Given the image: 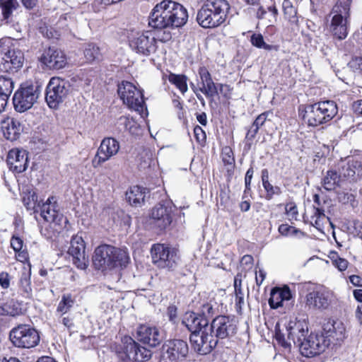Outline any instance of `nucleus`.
<instances>
[{
  "instance_id": "1",
  "label": "nucleus",
  "mask_w": 362,
  "mask_h": 362,
  "mask_svg": "<svg viewBox=\"0 0 362 362\" xmlns=\"http://www.w3.org/2000/svg\"><path fill=\"white\" fill-rule=\"evenodd\" d=\"M237 332V322L234 317L219 315L215 317L202 336L194 335V340L202 355L210 353L218 344V339H223L233 337Z\"/></svg>"
},
{
  "instance_id": "2",
  "label": "nucleus",
  "mask_w": 362,
  "mask_h": 362,
  "mask_svg": "<svg viewBox=\"0 0 362 362\" xmlns=\"http://www.w3.org/2000/svg\"><path fill=\"white\" fill-rule=\"evenodd\" d=\"M187 9L180 4L164 0L153 8L148 25L156 29L174 28L183 26L187 21Z\"/></svg>"
},
{
  "instance_id": "3",
  "label": "nucleus",
  "mask_w": 362,
  "mask_h": 362,
  "mask_svg": "<svg viewBox=\"0 0 362 362\" xmlns=\"http://www.w3.org/2000/svg\"><path fill=\"white\" fill-rule=\"evenodd\" d=\"M41 216L49 223L41 229V233L47 238H52L64 230H69V221L59 212V206L54 197H49L42 204Z\"/></svg>"
},
{
  "instance_id": "4",
  "label": "nucleus",
  "mask_w": 362,
  "mask_h": 362,
  "mask_svg": "<svg viewBox=\"0 0 362 362\" xmlns=\"http://www.w3.org/2000/svg\"><path fill=\"white\" fill-rule=\"evenodd\" d=\"M328 326V329L324 328L325 333H312L307 338L304 337L299 345L302 355L305 357L318 355L324 352L332 341H339L344 338L343 328L338 334L332 329V327L334 328L333 325Z\"/></svg>"
},
{
  "instance_id": "5",
  "label": "nucleus",
  "mask_w": 362,
  "mask_h": 362,
  "mask_svg": "<svg viewBox=\"0 0 362 362\" xmlns=\"http://www.w3.org/2000/svg\"><path fill=\"white\" fill-rule=\"evenodd\" d=\"M229 9L226 0H207L199 10L197 21L202 28H216L225 22Z\"/></svg>"
},
{
  "instance_id": "6",
  "label": "nucleus",
  "mask_w": 362,
  "mask_h": 362,
  "mask_svg": "<svg viewBox=\"0 0 362 362\" xmlns=\"http://www.w3.org/2000/svg\"><path fill=\"white\" fill-rule=\"evenodd\" d=\"M129 259L126 250L108 245H103L95 249L93 262L97 269H105L125 267Z\"/></svg>"
},
{
  "instance_id": "7",
  "label": "nucleus",
  "mask_w": 362,
  "mask_h": 362,
  "mask_svg": "<svg viewBox=\"0 0 362 362\" xmlns=\"http://www.w3.org/2000/svg\"><path fill=\"white\" fill-rule=\"evenodd\" d=\"M338 107L333 100H324L308 105L302 115L305 123L317 127L332 120L337 114Z\"/></svg>"
},
{
  "instance_id": "8",
  "label": "nucleus",
  "mask_w": 362,
  "mask_h": 362,
  "mask_svg": "<svg viewBox=\"0 0 362 362\" xmlns=\"http://www.w3.org/2000/svg\"><path fill=\"white\" fill-rule=\"evenodd\" d=\"M41 93V86L37 83H25L15 92L13 103L15 110L18 112H24L30 110Z\"/></svg>"
},
{
  "instance_id": "9",
  "label": "nucleus",
  "mask_w": 362,
  "mask_h": 362,
  "mask_svg": "<svg viewBox=\"0 0 362 362\" xmlns=\"http://www.w3.org/2000/svg\"><path fill=\"white\" fill-rule=\"evenodd\" d=\"M307 332L308 327L303 322L290 320L286 325L285 332L276 330L275 338L282 346L288 348L292 343L299 346Z\"/></svg>"
},
{
  "instance_id": "10",
  "label": "nucleus",
  "mask_w": 362,
  "mask_h": 362,
  "mask_svg": "<svg viewBox=\"0 0 362 362\" xmlns=\"http://www.w3.org/2000/svg\"><path fill=\"white\" fill-rule=\"evenodd\" d=\"M129 45L137 54L149 56L156 50V40L150 31L131 30L128 34Z\"/></svg>"
},
{
  "instance_id": "11",
  "label": "nucleus",
  "mask_w": 362,
  "mask_h": 362,
  "mask_svg": "<svg viewBox=\"0 0 362 362\" xmlns=\"http://www.w3.org/2000/svg\"><path fill=\"white\" fill-rule=\"evenodd\" d=\"M153 263L159 268L172 269L179 259L177 250L164 244H155L151 249Z\"/></svg>"
},
{
  "instance_id": "12",
  "label": "nucleus",
  "mask_w": 362,
  "mask_h": 362,
  "mask_svg": "<svg viewBox=\"0 0 362 362\" xmlns=\"http://www.w3.org/2000/svg\"><path fill=\"white\" fill-rule=\"evenodd\" d=\"M10 339L16 347L30 349L37 345L40 336L37 330L30 325H20L11 329Z\"/></svg>"
},
{
  "instance_id": "13",
  "label": "nucleus",
  "mask_w": 362,
  "mask_h": 362,
  "mask_svg": "<svg viewBox=\"0 0 362 362\" xmlns=\"http://www.w3.org/2000/svg\"><path fill=\"white\" fill-rule=\"evenodd\" d=\"M332 19L329 29L332 34L339 40H344L348 35V19L349 18V8L347 4H336L332 13Z\"/></svg>"
},
{
  "instance_id": "14",
  "label": "nucleus",
  "mask_w": 362,
  "mask_h": 362,
  "mask_svg": "<svg viewBox=\"0 0 362 362\" xmlns=\"http://www.w3.org/2000/svg\"><path fill=\"white\" fill-rule=\"evenodd\" d=\"M118 94L124 104L129 109L141 112L144 110V100L142 92L132 83L122 81L118 86Z\"/></svg>"
},
{
  "instance_id": "15",
  "label": "nucleus",
  "mask_w": 362,
  "mask_h": 362,
  "mask_svg": "<svg viewBox=\"0 0 362 362\" xmlns=\"http://www.w3.org/2000/svg\"><path fill=\"white\" fill-rule=\"evenodd\" d=\"M69 90V82L59 77H52L46 88L45 100L51 108H56L66 98Z\"/></svg>"
},
{
  "instance_id": "16",
  "label": "nucleus",
  "mask_w": 362,
  "mask_h": 362,
  "mask_svg": "<svg viewBox=\"0 0 362 362\" xmlns=\"http://www.w3.org/2000/svg\"><path fill=\"white\" fill-rule=\"evenodd\" d=\"M188 353V344L182 339L168 340L162 347V358L165 362H182Z\"/></svg>"
},
{
  "instance_id": "17",
  "label": "nucleus",
  "mask_w": 362,
  "mask_h": 362,
  "mask_svg": "<svg viewBox=\"0 0 362 362\" xmlns=\"http://www.w3.org/2000/svg\"><path fill=\"white\" fill-rule=\"evenodd\" d=\"M182 324L192 332L190 341L192 348L196 352L202 355V352L199 351V346H196V344L194 342V340H195L194 336H202L204 331H206V327H209V319L194 313H189L185 315L184 320L182 321Z\"/></svg>"
},
{
  "instance_id": "18",
  "label": "nucleus",
  "mask_w": 362,
  "mask_h": 362,
  "mask_svg": "<svg viewBox=\"0 0 362 362\" xmlns=\"http://www.w3.org/2000/svg\"><path fill=\"white\" fill-rule=\"evenodd\" d=\"M119 148V143L115 139L108 137L103 139L92 160L93 166L94 168L100 166L103 163L117 155Z\"/></svg>"
},
{
  "instance_id": "19",
  "label": "nucleus",
  "mask_w": 362,
  "mask_h": 362,
  "mask_svg": "<svg viewBox=\"0 0 362 362\" xmlns=\"http://www.w3.org/2000/svg\"><path fill=\"white\" fill-rule=\"evenodd\" d=\"M332 297V292L326 288L313 290L306 295L305 305L309 309L325 310L330 305Z\"/></svg>"
},
{
  "instance_id": "20",
  "label": "nucleus",
  "mask_w": 362,
  "mask_h": 362,
  "mask_svg": "<svg viewBox=\"0 0 362 362\" xmlns=\"http://www.w3.org/2000/svg\"><path fill=\"white\" fill-rule=\"evenodd\" d=\"M85 250L86 246L83 238L78 234L73 235L68 252L72 256L74 264L81 269H85L88 266Z\"/></svg>"
},
{
  "instance_id": "21",
  "label": "nucleus",
  "mask_w": 362,
  "mask_h": 362,
  "mask_svg": "<svg viewBox=\"0 0 362 362\" xmlns=\"http://www.w3.org/2000/svg\"><path fill=\"white\" fill-rule=\"evenodd\" d=\"M138 339L142 343L151 347L159 345L164 339V335L158 328L143 325L137 330Z\"/></svg>"
},
{
  "instance_id": "22",
  "label": "nucleus",
  "mask_w": 362,
  "mask_h": 362,
  "mask_svg": "<svg viewBox=\"0 0 362 362\" xmlns=\"http://www.w3.org/2000/svg\"><path fill=\"white\" fill-rule=\"evenodd\" d=\"M151 218L160 230L167 228L173 221V207L170 204H159L153 207Z\"/></svg>"
},
{
  "instance_id": "23",
  "label": "nucleus",
  "mask_w": 362,
  "mask_h": 362,
  "mask_svg": "<svg viewBox=\"0 0 362 362\" xmlns=\"http://www.w3.org/2000/svg\"><path fill=\"white\" fill-rule=\"evenodd\" d=\"M7 163L11 170L16 173L24 172L28 165V156L25 150L14 148L9 151Z\"/></svg>"
},
{
  "instance_id": "24",
  "label": "nucleus",
  "mask_w": 362,
  "mask_h": 362,
  "mask_svg": "<svg viewBox=\"0 0 362 362\" xmlns=\"http://www.w3.org/2000/svg\"><path fill=\"white\" fill-rule=\"evenodd\" d=\"M124 361H142L151 358V353L146 348L141 346L134 341H131L126 346L125 353L121 355Z\"/></svg>"
},
{
  "instance_id": "25",
  "label": "nucleus",
  "mask_w": 362,
  "mask_h": 362,
  "mask_svg": "<svg viewBox=\"0 0 362 362\" xmlns=\"http://www.w3.org/2000/svg\"><path fill=\"white\" fill-rule=\"evenodd\" d=\"M42 62L50 69H60L65 66L66 58L62 50L49 47L43 54Z\"/></svg>"
},
{
  "instance_id": "26",
  "label": "nucleus",
  "mask_w": 362,
  "mask_h": 362,
  "mask_svg": "<svg viewBox=\"0 0 362 362\" xmlns=\"http://www.w3.org/2000/svg\"><path fill=\"white\" fill-rule=\"evenodd\" d=\"M1 131L6 139L15 141L23 132L24 127L18 119L8 117L1 122Z\"/></svg>"
},
{
  "instance_id": "27",
  "label": "nucleus",
  "mask_w": 362,
  "mask_h": 362,
  "mask_svg": "<svg viewBox=\"0 0 362 362\" xmlns=\"http://www.w3.org/2000/svg\"><path fill=\"white\" fill-rule=\"evenodd\" d=\"M199 74L200 76L202 86L199 90L208 98H214L218 93L216 84L214 83L211 74L204 66L199 69Z\"/></svg>"
},
{
  "instance_id": "28",
  "label": "nucleus",
  "mask_w": 362,
  "mask_h": 362,
  "mask_svg": "<svg viewBox=\"0 0 362 362\" xmlns=\"http://www.w3.org/2000/svg\"><path fill=\"white\" fill-rule=\"evenodd\" d=\"M3 60L10 64L9 69L16 71L21 68L24 62V54L18 48H11L4 52Z\"/></svg>"
},
{
  "instance_id": "29",
  "label": "nucleus",
  "mask_w": 362,
  "mask_h": 362,
  "mask_svg": "<svg viewBox=\"0 0 362 362\" xmlns=\"http://www.w3.org/2000/svg\"><path fill=\"white\" fill-rule=\"evenodd\" d=\"M309 221L313 226L316 228L320 232H323L325 225L328 223L332 228H334V226L329 221V218L325 214L324 211L320 208L313 207V214L311 215Z\"/></svg>"
},
{
  "instance_id": "30",
  "label": "nucleus",
  "mask_w": 362,
  "mask_h": 362,
  "mask_svg": "<svg viewBox=\"0 0 362 362\" xmlns=\"http://www.w3.org/2000/svg\"><path fill=\"white\" fill-rule=\"evenodd\" d=\"M146 197V189L140 186H133L126 193V197L131 205L140 206Z\"/></svg>"
},
{
  "instance_id": "31",
  "label": "nucleus",
  "mask_w": 362,
  "mask_h": 362,
  "mask_svg": "<svg viewBox=\"0 0 362 362\" xmlns=\"http://www.w3.org/2000/svg\"><path fill=\"white\" fill-rule=\"evenodd\" d=\"M342 183L341 176L334 170H328L322 181L323 187L327 191L335 189L337 187L341 186Z\"/></svg>"
},
{
  "instance_id": "32",
  "label": "nucleus",
  "mask_w": 362,
  "mask_h": 362,
  "mask_svg": "<svg viewBox=\"0 0 362 362\" xmlns=\"http://www.w3.org/2000/svg\"><path fill=\"white\" fill-rule=\"evenodd\" d=\"M116 125L119 132L127 131L132 135L139 134V125L132 118L122 116L117 119Z\"/></svg>"
},
{
  "instance_id": "33",
  "label": "nucleus",
  "mask_w": 362,
  "mask_h": 362,
  "mask_svg": "<svg viewBox=\"0 0 362 362\" xmlns=\"http://www.w3.org/2000/svg\"><path fill=\"white\" fill-rule=\"evenodd\" d=\"M30 275V269L23 267L19 280V288L23 295L25 297H30L32 293Z\"/></svg>"
},
{
  "instance_id": "34",
  "label": "nucleus",
  "mask_w": 362,
  "mask_h": 362,
  "mask_svg": "<svg viewBox=\"0 0 362 362\" xmlns=\"http://www.w3.org/2000/svg\"><path fill=\"white\" fill-rule=\"evenodd\" d=\"M0 8L4 19L8 21L20 5L18 0H0Z\"/></svg>"
},
{
  "instance_id": "35",
  "label": "nucleus",
  "mask_w": 362,
  "mask_h": 362,
  "mask_svg": "<svg viewBox=\"0 0 362 362\" xmlns=\"http://www.w3.org/2000/svg\"><path fill=\"white\" fill-rule=\"evenodd\" d=\"M22 313L21 305L16 300H11L0 306V315H19Z\"/></svg>"
},
{
  "instance_id": "36",
  "label": "nucleus",
  "mask_w": 362,
  "mask_h": 362,
  "mask_svg": "<svg viewBox=\"0 0 362 362\" xmlns=\"http://www.w3.org/2000/svg\"><path fill=\"white\" fill-rule=\"evenodd\" d=\"M257 16L258 18L267 20L268 26L272 25L276 21L277 9L274 6H269L267 10L260 7L257 12Z\"/></svg>"
},
{
  "instance_id": "37",
  "label": "nucleus",
  "mask_w": 362,
  "mask_h": 362,
  "mask_svg": "<svg viewBox=\"0 0 362 362\" xmlns=\"http://www.w3.org/2000/svg\"><path fill=\"white\" fill-rule=\"evenodd\" d=\"M359 164L357 161H349L345 163L340 170L339 175L341 176L343 182L345 180L354 179L358 170Z\"/></svg>"
},
{
  "instance_id": "38",
  "label": "nucleus",
  "mask_w": 362,
  "mask_h": 362,
  "mask_svg": "<svg viewBox=\"0 0 362 362\" xmlns=\"http://www.w3.org/2000/svg\"><path fill=\"white\" fill-rule=\"evenodd\" d=\"M168 81L180 91L185 94L187 90V78L185 75L170 74L168 76Z\"/></svg>"
},
{
  "instance_id": "39",
  "label": "nucleus",
  "mask_w": 362,
  "mask_h": 362,
  "mask_svg": "<svg viewBox=\"0 0 362 362\" xmlns=\"http://www.w3.org/2000/svg\"><path fill=\"white\" fill-rule=\"evenodd\" d=\"M83 54L85 59L88 62L99 60L101 57V53L99 47L93 43H88L86 45L83 49Z\"/></svg>"
},
{
  "instance_id": "40",
  "label": "nucleus",
  "mask_w": 362,
  "mask_h": 362,
  "mask_svg": "<svg viewBox=\"0 0 362 362\" xmlns=\"http://www.w3.org/2000/svg\"><path fill=\"white\" fill-rule=\"evenodd\" d=\"M283 9L285 18L292 25H297L298 18L297 11L288 0L283 2Z\"/></svg>"
},
{
  "instance_id": "41",
  "label": "nucleus",
  "mask_w": 362,
  "mask_h": 362,
  "mask_svg": "<svg viewBox=\"0 0 362 362\" xmlns=\"http://www.w3.org/2000/svg\"><path fill=\"white\" fill-rule=\"evenodd\" d=\"M75 303L74 298L71 294H64L62 296L57 308V313H60L62 315L67 313Z\"/></svg>"
},
{
  "instance_id": "42",
  "label": "nucleus",
  "mask_w": 362,
  "mask_h": 362,
  "mask_svg": "<svg viewBox=\"0 0 362 362\" xmlns=\"http://www.w3.org/2000/svg\"><path fill=\"white\" fill-rule=\"evenodd\" d=\"M332 265L340 272L345 271L349 265V262L341 257L337 252L332 251L328 255Z\"/></svg>"
},
{
  "instance_id": "43",
  "label": "nucleus",
  "mask_w": 362,
  "mask_h": 362,
  "mask_svg": "<svg viewBox=\"0 0 362 362\" xmlns=\"http://www.w3.org/2000/svg\"><path fill=\"white\" fill-rule=\"evenodd\" d=\"M13 88L14 83L11 78L0 76V95L9 98Z\"/></svg>"
},
{
  "instance_id": "44",
  "label": "nucleus",
  "mask_w": 362,
  "mask_h": 362,
  "mask_svg": "<svg viewBox=\"0 0 362 362\" xmlns=\"http://www.w3.org/2000/svg\"><path fill=\"white\" fill-rule=\"evenodd\" d=\"M251 43L252 45L266 50H272L274 46L264 42L263 36L261 34H253L251 36Z\"/></svg>"
},
{
  "instance_id": "45",
  "label": "nucleus",
  "mask_w": 362,
  "mask_h": 362,
  "mask_svg": "<svg viewBox=\"0 0 362 362\" xmlns=\"http://www.w3.org/2000/svg\"><path fill=\"white\" fill-rule=\"evenodd\" d=\"M269 114V112H264L259 115L253 122L252 127L249 130L248 134H252V136H254L258 132L259 128L266 122Z\"/></svg>"
},
{
  "instance_id": "46",
  "label": "nucleus",
  "mask_w": 362,
  "mask_h": 362,
  "mask_svg": "<svg viewBox=\"0 0 362 362\" xmlns=\"http://www.w3.org/2000/svg\"><path fill=\"white\" fill-rule=\"evenodd\" d=\"M283 300L281 298V296L276 289L274 288L272 290L270 298L269 299V304L272 308L276 309L279 307L282 306Z\"/></svg>"
},
{
  "instance_id": "47",
  "label": "nucleus",
  "mask_w": 362,
  "mask_h": 362,
  "mask_svg": "<svg viewBox=\"0 0 362 362\" xmlns=\"http://www.w3.org/2000/svg\"><path fill=\"white\" fill-rule=\"evenodd\" d=\"M263 187L266 191L265 198L267 200H271L274 195H280L281 194V188L278 186H274L270 182L264 185Z\"/></svg>"
},
{
  "instance_id": "48",
  "label": "nucleus",
  "mask_w": 362,
  "mask_h": 362,
  "mask_svg": "<svg viewBox=\"0 0 362 362\" xmlns=\"http://www.w3.org/2000/svg\"><path fill=\"white\" fill-rule=\"evenodd\" d=\"M286 213L288 220L296 221L298 216V211L294 203L290 202L285 206Z\"/></svg>"
},
{
  "instance_id": "49",
  "label": "nucleus",
  "mask_w": 362,
  "mask_h": 362,
  "mask_svg": "<svg viewBox=\"0 0 362 362\" xmlns=\"http://www.w3.org/2000/svg\"><path fill=\"white\" fill-rule=\"evenodd\" d=\"M215 314V309L211 303L204 304L201 308V316L206 317H211Z\"/></svg>"
},
{
  "instance_id": "50",
  "label": "nucleus",
  "mask_w": 362,
  "mask_h": 362,
  "mask_svg": "<svg viewBox=\"0 0 362 362\" xmlns=\"http://www.w3.org/2000/svg\"><path fill=\"white\" fill-rule=\"evenodd\" d=\"M299 230L296 229L294 227L291 226L288 224H281L279 227V232L282 235H291L297 233Z\"/></svg>"
},
{
  "instance_id": "51",
  "label": "nucleus",
  "mask_w": 362,
  "mask_h": 362,
  "mask_svg": "<svg viewBox=\"0 0 362 362\" xmlns=\"http://www.w3.org/2000/svg\"><path fill=\"white\" fill-rule=\"evenodd\" d=\"M11 246L15 252H19L23 249V241L19 237L13 235L11 240Z\"/></svg>"
},
{
  "instance_id": "52",
  "label": "nucleus",
  "mask_w": 362,
  "mask_h": 362,
  "mask_svg": "<svg viewBox=\"0 0 362 362\" xmlns=\"http://www.w3.org/2000/svg\"><path fill=\"white\" fill-rule=\"evenodd\" d=\"M23 201L27 209H30L34 208L37 202V196L33 192L32 194L28 195L27 197H24Z\"/></svg>"
},
{
  "instance_id": "53",
  "label": "nucleus",
  "mask_w": 362,
  "mask_h": 362,
  "mask_svg": "<svg viewBox=\"0 0 362 362\" xmlns=\"http://www.w3.org/2000/svg\"><path fill=\"white\" fill-rule=\"evenodd\" d=\"M10 276L8 273L6 272H1L0 273V286L2 288L6 289L10 286Z\"/></svg>"
},
{
  "instance_id": "54",
  "label": "nucleus",
  "mask_w": 362,
  "mask_h": 362,
  "mask_svg": "<svg viewBox=\"0 0 362 362\" xmlns=\"http://www.w3.org/2000/svg\"><path fill=\"white\" fill-rule=\"evenodd\" d=\"M223 161L228 165H232L234 163V158L233 156L232 150L230 148H226L223 153Z\"/></svg>"
},
{
  "instance_id": "55",
  "label": "nucleus",
  "mask_w": 362,
  "mask_h": 362,
  "mask_svg": "<svg viewBox=\"0 0 362 362\" xmlns=\"http://www.w3.org/2000/svg\"><path fill=\"white\" fill-rule=\"evenodd\" d=\"M194 133L197 141L199 143H202L206 139V134L202 128L199 126H196L194 129Z\"/></svg>"
},
{
  "instance_id": "56",
  "label": "nucleus",
  "mask_w": 362,
  "mask_h": 362,
  "mask_svg": "<svg viewBox=\"0 0 362 362\" xmlns=\"http://www.w3.org/2000/svg\"><path fill=\"white\" fill-rule=\"evenodd\" d=\"M276 289L278 290L283 301L289 300L291 298L292 296L291 290L288 286H284L282 288H276Z\"/></svg>"
},
{
  "instance_id": "57",
  "label": "nucleus",
  "mask_w": 362,
  "mask_h": 362,
  "mask_svg": "<svg viewBox=\"0 0 362 362\" xmlns=\"http://www.w3.org/2000/svg\"><path fill=\"white\" fill-rule=\"evenodd\" d=\"M338 199L343 204L351 203L354 201V197L351 194L344 192L339 194Z\"/></svg>"
},
{
  "instance_id": "58",
  "label": "nucleus",
  "mask_w": 362,
  "mask_h": 362,
  "mask_svg": "<svg viewBox=\"0 0 362 362\" xmlns=\"http://www.w3.org/2000/svg\"><path fill=\"white\" fill-rule=\"evenodd\" d=\"M253 173H254V170H253L252 168H250L247 170V171L246 172L245 177V192H246L247 190H250V186L251 181L252 179Z\"/></svg>"
},
{
  "instance_id": "59",
  "label": "nucleus",
  "mask_w": 362,
  "mask_h": 362,
  "mask_svg": "<svg viewBox=\"0 0 362 362\" xmlns=\"http://www.w3.org/2000/svg\"><path fill=\"white\" fill-rule=\"evenodd\" d=\"M349 66L354 70L362 71V57L353 59L349 63Z\"/></svg>"
},
{
  "instance_id": "60",
  "label": "nucleus",
  "mask_w": 362,
  "mask_h": 362,
  "mask_svg": "<svg viewBox=\"0 0 362 362\" xmlns=\"http://www.w3.org/2000/svg\"><path fill=\"white\" fill-rule=\"evenodd\" d=\"M255 274L256 283L258 286H260L265 279L266 272L263 269H259L258 271H256Z\"/></svg>"
},
{
  "instance_id": "61",
  "label": "nucleus",
  "mask_w": 362,
  "mask_h": 362,
  "mask_svg": "<svg viewBox=\"0 0 362 362\" xmlns=\"http://www.w3.org/2000/svg\"><path fill=\"white\" fill-rule=\"evenodd\" d=\"M353 110L357 115H362V100H357L353 103Z\"/></svg>"
},
{
  "instance_id": "62",
  "label": "nucleus",
  "mask_w": 362,
  "mask_h": 362,
  "mask_svg": "<svg viewBox=\"0 0 362 362\" xmlns=\"http://www.w3.org/2000/svg\"><path fill=\"white\" fill-rule=\"evenodd\" d=\"M21 1L27 9H33L37 3V0H21Z\"/></svg>"
},
{
  "instance_id": "63",
  "label": "nucleus",
  "mask_w": 362,
  "mask_h": 362,
  "mask_svg": "<svg viewBox=\"0 0 362 362\" xmlns=\"http://www.w3.org/2000/svg\"><path fill=\"white\" fill-rule=\"evenodd\" d=\"M16 259L17 260L20 261V262H24L28 258V252L24 251V250H20L19 252H16Z\"/></svg>"
},
{
  "instance_id": "64",
  "label": "nucleus",
  "mask_w": 362,
  "mask_h": 362,
  "mask_svg": "<svg viewBox=\"0 0 362 362\" xmlns=\"http://www.w3.org/2000/svg\"><path fill=\"white\" fill-rule=\"evenodd\" d=\"M350 281L355 286H362V279L356 275H352L349 277Z\"/></svg>"
}]
</instances>
